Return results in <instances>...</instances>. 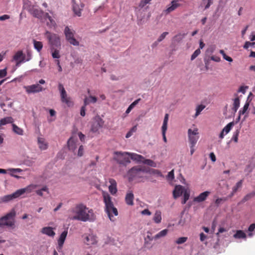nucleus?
<instances>
[{
	"mask_svg": "<svg viewBox=\"0 0 255 255\" xmlns=\"http://www.w3.org/2000/svg\"><path fill=\"white\" fill-rule=\"evenodd\" d=\"M67 231H64L60 235L59 240H58V245L60 247H62L63 246L66 236L67 235Z\"/></svg>",
	"mask_w": 255,
	"mask_h": 255,
	"instance_id": "29",
	"label": "nucleus"
},
{
	"mask_svg": "<svg viewBox=\"0 0 255 255\" xmlns=\"http://www.w3.org/2000/svg\"><path fill=\"white\" fill-rule=\"evenodd\" d=\"M104 202L105 204V211L111 221H114L113 215L118 216V212L116 208L114 206L112 199L109 194L106 192H103Z\"/></svg>",
	"mask_w": 255,
	"mask_h": 255,
	"instance_id": "2",
	"label": "nucleus"
},
{
	"mask_svg": "<svg viewBox=\"0 0 255 255\" xmlns=\"http://www.w3.org/2000/svg\"><path fill=\"white\" fill-rule=\"evenodd\" d=\"M45 36L48 40L49 44L52 47H57L61 49V41L60 37L56 34L52 33L48 31H46Z\"/></svg>",
	"mask_w": 255,
	"mask_h": 255,
	"instance_id": "8",
	"label": "nucleus"
},
{
	"mask_svg": "<svg viewBox=\"0 0 255 255\" xmlns=\"http://www.w3.org/2000/svg\"><path fill=\"white\" fill-rule=\"evenodd\" d=\"M109 182L110 183L109 186V191L112 195H115L117 192V182L114 179L110 178Z\"/></svg>",
	"mask_w": 255,
	"mask_h": 255,
	"instance_id": "20",
	"label": "nucleus"
},
{
	"mask_svg": "<svg viewBox=\"0 0 255 255\" xmlns=\"http://www.w3.org/2000/svg\"><path fill=\"white\" fill-rule=\"evenodd\" d=\"M12 128L14 132L19 135H22L23 134V130L15 125L12 124Z\"/></svg>",
	"mask_w": 255,
	"mask_h": 255,
	"instance_id": "44",
	"label": "nucleus"
},
{
	"mask_svg": "<svg viewBox=\"0 0 255 255\" xmlns=\"http://www.w3.org/2000/svg\"><path fill=\"white\" fill-rule=\"evenodd\" d=\"M37 187V185L31 184L25 188L17 190L19 196L25 192L30 193Z\"/></svg>",
	"mask_w": 255,
	"mask_h": 255,
	"instance_id": "21",
	"label": "nucleus"
},
{
	"mask_svg": "<svg viewBox=\"0 0 255 255\" xmlns=\"http://www.w3.org/2000/svg\"><path fill=\"white\" fill-rule=\"evenodd\" d=\"M64 33L66 39L71 44L74 46L79 45V42L74 37L75 31L73 29L67 26L64 28Z\"/></svg>",
	"mask_w": 255,
	"mask_h": 255,
	"instance_id": "10",
	"label": "nucleus"
},
{
	"mask_svg": "<svg viewBox=\"0 0 255 255\" xmlns=\"http://www.w3.org/2000/svg\"><path fill=\"white\" fill-rule=\"evenodd\" d=\"M152 173L153 174H155L158 176H160V177L163 176L161 172L159 170H157V169H153L152 171Z\"/></svg>",
	"mask_w": 255,
	"mask_h": 255,
	"instance_id": "62",
	"label": "nucleus"
},
{
	"mask_svg": "<svg viewBox=\"0 0 255 255\" xmlns=\"http://www.w3.org/2000/svg\"><path fill=\"white\" fill-rule=\"evenodd\" d=\"M84 154V147L83 145H80L79 147L78 151V156H82Z\"/></svg>",
	"mask_w": 255,
	"mask_h": 255,
	"instance_id": "60",
	"label": "nucleus"
},
{
	"mask_svg": "<svg viewBox=\"0 0 255 255\" xmlns=\"http://www.w3.org/2000/svg\"><path fill=\"white\" fill-rule=\"evenodd\" d=\"M60 49L57 47L51 48V53L53 58L58 60L60 58Z\"/></svg>",
	"mask_w": 255,
	"mask_h": 255,
	"instance_id": "26",
	"label": "nucleus"
},
{
	"mask_svg": "<svg viewBox=\"0 0 255 255\" xmlns=\"http://www.w3.org/2000/svg\"><path fill=\"white\" fill-rule=\"evenodd\" d=\"M45 83L44 80L40 79L38 83L28 86H24L23 88L27 94L39 93L45 90V88L41 86L40 84H44Z\"/></svg>",
	"mask_w": 255,
	"mask_h": 255,
	"instance_id": "7",
	"label": "nucleus"
},
{
	"mask_svg": "<svg viewBox=\"0 0 255 255\" xmlns=\"http://www.w3.org/2000/svg\"><path fill=\"white\" fill-rule=\"evenodd\" d=\"M181 5L179 0H173L166 6V8L163 10V13L167 15L180 7Z\"/></svg>",
	"mask_w": 255,
	"mask_h": 255,
	"instance_id": "15",
	"label": "nucleus"
},
{
	"mask_svg": "<svg viewBox=\"0 0 255 255\" xmlns=\"http://www.w3.org/2000/svg\"><path fill=\"white\" fill-rule=\"evenodd\" d=\"M209 157L213 162H215L216 160V157L213 152H211L209 154Z\"/></svg>",
	"mask_w": 255,
	"mask_h": 255,
	"instance_id": "64",
	"label": "nucleus"
},
{
	"mask_svg": "<svg viewBox=\"0 0 255 255\" xmlns=\"http://www.w3.org/2000/svg\"><path fill=\"white\" fill-rule=\"evenodd\" d=\"M98 103H101L102 101H104L106 100V97L105 96V95L103 94H100L99 95V97L98 98Z\"/></svg>",
	"mask_w": 255,
	"mask_h": 255,
	"instance_id": "61",
	"label": "nucleus"
},
{
	"mask_svg": "<svg viewBox=\"0 0 255 255\" xmlns=\"http://www.w3.org/2000/svg\"><path fill=\"white\" fill-rule=\"evenodd\" d=\"M145 170L142 168L135 166L128 170L127 176L129 181H135L137 182L143 181L145 179Z\"/></svg>",
	"mask_w": 255,
	"mask_h": 255,
	"instance_id": "3",
	"label": "nucleus"
},
{
	"mask_svg": "<svg viewBox=\"0 0 255 255\" xmlns=\"http://www.w3.org/2000/svg\"><path fill=\"white\" fill-rule=\"evenodd\" d=\"M25 59V55L21 50L17 51L13 56V60L16 62V65L19 66L21 63L25 62L23 60Z\"/></svg>",
	"mask_w": 255,
	"mask_h": 255,
	"instance_id": "17",
	"label": "nucleus"
},
{
	"mask_svg": "<svg viewBox=\"0 0 255 255\" xmlns=\"http://www.w3.org/2000/svg\"><path fill=\"white\" fill-rule=\"evenodd\" d=\"M16 215V212L14 209L11 210L9 213H7L5 216L0 218V227L3 226H7L14 228V217Z\"/></svg>",
	"mask_w": 255,
	"mask_h": 255,
	"instance_id": "5",
	"label": "nucleus"
},
{
	"mask_svg": "<svg viewBox=\"0 0 255 255\" xmlns=\"http://www.w3.org/2000/svg\"><path fill=\"white\" fill-rule=\"evenodd\" d=\"M84 5V4L80 1L77 2L75 0H72L73 10L74 13L78 16L81 15V11Z\"/></svg>",
	"mask_w": 255,
	"mask_h": 255,
	"instance_id": "16",
	"label": "nucleus"
},
{
	"mask_svg": "<svg viewBox=\"0 0 255 255\" xmlns=\"http://www.w3.org/2000/svg\"><path fill=\"white\" fill-rule=\"evenodd\" d=\"M38 143L40 149L45 150L47 148V144L43 138L39 137L38 138Z\"/></svg>",
	"mask_w": 255,
	"mask_h": 255,
	"instance_id": "30",
	"label": "nucleus"
},
{
	"mask_svg": "<svg viewBox=\"0 0 255 255\" xmlns=\"http://www.w3.org/2000/svg\"><path fill=\"white\" fill-rule=\"evenodd\" d=\"M184 193V199L182 201V204H185L186 202V201L189 199L190 194L188 193L186 190H185Z\"/></svg>",
	"mask_w": 255,
	"mask_h": 255,
	"instance_id": "49",
	"label": "nucleus"
},
{
	"mask_svg": "<svg viewBox=\"0 0 255 255\" xmlns=\"http://www.w3.org/2000/svg\"><path fill=\"white\" fill-rule=\"evenodd\" d=\"M18 197H19V195L18 194V191L17 190L11 194L5 195L2 197L1 200L3 202H6L13 199L18 198Z\"/></svg>",
	"mask_w": 255,
	"mask_h": 255,
	"instance_id": "23",
	"label": "nucleus"
},
{
	"mask_svg": "<svg viewBox=\"0 0 255 255\" xmlns=\"http://www.w3.org/2000/svg\"><path fill=\"white\" fill-rule=\"evenodd\" d=\"M234 125V123L233 122H231L224 127L220 134V138H223L224 136L225 133V134H227L231 130Z\"/></svg>",
	"mask_w": 255,
	"mask_h": 255,
	"instance_id": "22",
	"label": "nucleus"
},
{
	"mask_svg": "<svg viewBox=\"0 0 255 255\" xmlns=\"http://www.w3.org/2000/svg\"><path fill=\"white\" fill-rule=\"evenodd\" d=\"M129 157L130 159L138 162H142L143 159V157L141 155L133 153H129Z\"/></svg>",
	"mask_w": 255,
	"mask_h": 255,
	"instance_id": "31",
	"label": "nucleus"
},
{
	"mask_svg": "<svg viewBox=\"0 0 255 255\" xmlns=\"http://www.w3.org/2000/svg\"><path fill=\"white\" fill-rule=\"evenodd\" d=\"M10 172V175L16 179H20V176L16 175V173L21 172L23 170L20 168H9L7 170Z\"/></svg>",
	"mask_w": 255,
	"mask_h": 255,
	"instance_id": "25",
	"label": "nucleus"
},
{
	"mask_svg": "<svg viewBox=\"0 0 255 255\" xmlns=\"http://www.w3.org/2000/svg\"><path fill=\"white\" fill-rule=\"evenodd\" d=\"M168 32H163L159 37L158 38H157V41H155L153 44H155V45H157L158 44V43L160 42L161 41H162L165 38V37L168 35Z\"/></svg>",
	"mask_w": 255,
	"mask_h": 255,
	"instance_id": "40",
	"label": "nucleus"
},
{
	"mask_svg": "<svg viewBox=\"0 0 255 255\" xmlns=\"http://www.w3.org/2000/svg\"><path fill=\"white\" fill-rule=\"evenodd\" d=\"M188 138L190 147V153L192 155L195 151L194 146L199 138V129L193 125L188 130Z\"/></svg>",
	"mask_w": 255,
	"mask_h": 255,
	"instance_id": "4",
	"label": "nucleus"
},
{
	"mask_svg": "<svg viewBox=\"0 0 255 255\" xmlns=\"http://www.w3.org/2000/svg\"><path fill=\"white\" fill-rule=\"evenodd\" d=\"M104 123L103 120L99 116H96L92 122L91 131L95 133L98 132L99 129L103 127Z\"/></svg>",
	"mask_w": 255,
	"mask_h": 255,
	"instance_id": "13",
	"label": "nucleus"
},
{
	"mask_svg": "<svg viewBox=\"0 0 255 255\" xmlns=\"http://www.w3.org/2000/svg\"><path fill=\"white\" fill-rule=\"evenodd\" d=\"M26 54L25 55V59L23 61H25V62L30 61L32 57V53L30 50L27 49L26 50Z\"/></svg>",
	"mask_w": 255,
	"mask_h": 255,
	"instance_id": "42",
	"label": "nucleus"
},
{
	"mask_svg": "<svg viewBox=\"0 0 255 255\" xmlns=\"http://www.w3.org/2000/svg\"><path fill=\"white\" fill-rule=\"evenodd\" d=\"M24 8L34 17L40 19L42 17L44 12L34 4L24 5Z\"/></svg>",
	"mask_w": 255,
	"mask_h": 255,
	"instance_id": "11",
	"label": "nucleus"
},
{
	"mask_svg": "<svg viewBox=\"0 0 255 255\" xmlns=\"http://www.w3.org/2000/svg\"><path fill=\"white\" fill-rule=\"evenodd\" d=\"M255 196V191H253L247 194L242 199V202L245 203Z\"/></svg>",
	"mask_w": 255,
	"mask_h": 255,
	"instance_id": "41",
	"label": "nucleus"
},
{
	"mask_svg": "<svg viewBox=\"0 0 255 255\" xmlns=\"http://www.w3.org/2000/svg\"><path fill=\"white\" fill-rule=\"evenodd\" d=\"M32 41L34 49L36 50L37 52H40L43 48V44L42 42L36 41L35 39H33Z\"/></svg>",
	"mask_w": 255,
	"mask_h": 255,
	"instance_id": "32",
	"label": "nucleus"
},
{
	"mask_svg": "<svg viewBox=\"0 0 255 255\" xmlns=\"http://www.w3.org/2000/svg\"><path fill=\"white\" fill-rule=\"evenodd\" d=\"M151 0H141L139 4V8L136 11L137 17V24L142 25L145 22V13L143 8L150 2Z\"/></svg>",
	"mask_w": 255,
	"mask_h": 255,
	"instance_id": "6",
	"label": "nucleus"
},
{
	"mask_svg": "<svg viewBox=\"0 0 255 255\" xmlns=\"http://www.w3.org/2000/svg\"><path fill=\"white\" fill-rule=\"evenodd\" d=\"M77 139L72 135L67 141L68 147L69 150L74 151L77 148Z\"/></svg>",
	"mask_w": 255,
	"mask_h": 255,
	"instance_id": "18",
	"label": "nucleus"
},
{
	"mask_svg": "<svg viewBox=\"0 0 255 255\" xmlns=\"http://www.w3.org/2000/svg\"><path fill=\"white\" fill-rule=\"evenodd\" d=\"M234 237L235 238L243 239L246 238V235L243 231L239 230L237 231Z\"/></svg>",
	"mask_w": 255,
	"mask_h": 255,
	"instance_id": "39",
	"label": "nucleus"
},
{
	"mask_svg": "<svg viewBox=\"0 0 255 255\" xmlns=\"http://www.w3.org/2000/svg\"><path fill=\"white\" fill-rule=\"evenodd\" d=\"M116 156L115 159L120 164L126 165L127 163L130 162V158L129 157V153L127 152H115Z\"/></svg>",
	"mask_w": 255,
	"mask_h": 255,
	"instance_id": "12",
	"label": "nucleus"
},
{
	"mask_svg": "<svg viewBox=\"0 0 255 255\" xmlns=\"http://www.w3.org/2000/svg\"><path fill=\"white\" fill-rule=\"evenodd\" d=\"M185 188L181 185H177L173 191V197L176 199L180 197L185 191Z\"/></svg>",
	"mask_w": 255,
	"mask_h": 255,
	"instance_id": "19",
	"label": "nucleus"
},
{
	"mask_svg": "<svg viewBox=\"0 0 255 255\" xmlns=\"http://www.w3.org/2000/svg\"><path fill=\"white\" fill-rule=\"evenodd\" d=\"M187 239V237H180L176 241V243L178 245L182 244L186 242Z\"/></svg>",
	"mask_w": 255,
	"mask_h": 255,
	"instance_id": "51",
	"label": "nucleus"
},
{
	"mask_svg": "<svg viewBox=\"0 0 255 255\" xmlns=\"http://www.w3.org/2000/svg\"><path fill=\"white\" fill-rule=\"evenodd\" d=\"M243 181V179L240 180L236 183V185L233 187L232 192L230 196V197H232L234 194L238 191V190L242 187Z\"/></svg>",
	"mask_w": 255,
	"mask_h": 255,
	"instance_id": "34",
	"label": "nucleus"
},
{
	"mask_svg": "<svg viewBox=\"0 0 255 255\" xmlns=\"http://www.w3.org/2000/svg\"><path fill=\"white\" fill-rule=\"evenodd\" d=\"M48 189L46 186H45L41 188L40 190H38L36 191L37 195L42 196H43V191H46L48 192Z\"/></svg>",
	"mask_w": 255,
	"mask_h": 255,
	"instance_id": "52",
	"label": "nucleus"
},
{
	"mask_svg": "<svg viewBox=\"0 0 255 255\" xmlns=\"http://www.w3.org/2000/svg\"><path fill=\"white\" fill-rule=\"evenodd\" d=\"M240 99L239 97H236L234 100L233 104V106L232 108V110L233 112H237L240 107Z\"/></svg>",
	"mask_w": 255,
	"mask_h": 255,
	"instance_id": "37",
	"label": "nucleus"
},
{
	"mask_svg": "<svg viewBox=\"0 0 255 255\" xmlns=\"http://www.w3.org/2000/svg\"><path fill=\"white\" fill-rule=\"evenodd\" d=\"M98 99L97 97L89 94L88 96L85 97L84 99V106L81 107L80 112H85L87 110L86 108L87 105L91 104H95L98 103Z\"/></svg>",
	"mask_w": 255,
	"mask_h": 255,
	"instance_id": "14",
	"label": "nucleus"
},
{
	"mask_svg": "<svg viewBox=\"0 0 255 255\" xmlns=\"http://www.w3.org/2000/svg\"><path fill=\"white\" fill-rule=\"evenodd\" d=\"M134 195L132 193L129 192L127 194L125 198L126 203L128 205H133Z\"/></svg>",
	"mask_w": 255,
	"mask_h": 255,
	"instance_id": "28",
	"label": "nucleus"
},
{
	"mask_svg": "<svg viewBox=\"0 0 255 255\" xmlns=\"http://www.w3.org/2000/svg\"><path fill=\"white\" fill-rule=\"evenodd\" d=\"M227 200V198H218L216 200L215 204L216 207H218L220 205L223 204Z\"/></svg>",
	"mask_w": 255,
	"mask_h": 255,
	"instance_id": "48",
	"label": "nucleus"
},
{
	"mask_svg": "<svg viewBox=\"0 0 255 255\" xmlns=\"http://www.w3.org/2000/svg\"><path fill=\"white\" fill-rule=\"evenodd\" d=\"M240 130L237 129L233 134L232 137V140H234L235 142H237L238 141V136L239 134Z\"/></svg>",
	"mask_w": 255,
	"mask_h": 255,
	"instance_id": "50",
	"label": "nucleus"
},
{
	"mask_svg": "<svg viewBox=\"0 0 255 255\" xmlns=\"http://www.w3.org/2000/svg\"><path fill=\"white\" fill-rule=\"evenodd\" d=\"M248 87L247 86H241L239 89H238V92L240 93V92H241L243 94H245V92H246V89H247Z\"/></svg>",
	"mask_w": 255,
	"mask_h": 255,
	"instance_id": "63",
	"label": "nucleus"
},
{
	"mask_svg": "<svg viewBox=\"0 0 255 255\" xmlns=\"http://www.w3.org/2000/svg\"><path fill=\"white\" fill-rule=\"evenodd\" d=\"M207 197V191L201 193L199 196L194 198V201L197 202H202L206 199Z\"/></svg>",
	"mask_w": 255,
	"mask_h": 255,
	"instance_id": "35",
	"label": "nucleus"
},
{
	"mask_svg": "<svg viewBox=\"0 0 255 255\" xmlns=\"http://www.w3.org/2000/svg\"><path fill=\"white\" fill-rule=\"evenodd\" d=\"M58 90L60 92L61 102L66 104L68 107H72L74 105V102L72 98L68 95L62 84H59Z\"/></svg>",
	"mask_w": 255,
	"mask_h": 255,
	"instance_id": "9",
	"label": "nucleus"
},
{
	"mask_svg": "<svg viewBox=\"0 0 255 255\" xmlns=\"http://www.w3.org/2000/svg\"><path fill=\"white\" fill-rule=\"evenodd\" d=\"M162 219L161 213L160 211H156L154 215L153 220L157 224L161 222Z\"/></svg>",
	"mask_w": 255,
	"mask_h": 255,
	"instance_id": "36",
	"label": "nucleus"
},
{
	"mask_svg": "<svg viewBox=\"0 0 255 255\" xmlns=\"http://www.w3.org/2000/svg\"><path fill=\"white\" fill-rule=\"evenodd\" d=\"M136 130H137L136 126L133 127L130 129V130L127 133V134L126 135V137L128 138H129V137H130L133 134V133L136 131Z\"/></svg>",
	"mask_w": 255,
	"mask_h": 255,
	"instance_id": "46",
	"label": "nucleus"
},
{
	"mask_svg": "<svg viewBox=\"0 0 255 255\" xmlns=\"http://www.w3.org/2000/svg\"><path fill=\"white\" fill-rule=\"evenodd\" d=\"M220 53L222 55L223 58L226 60L230 62L233 61V59L231 57L227 56L223 50H220Z\"/></svg>",
	"mask_w": 255,
	"mask_h": 255,
	"instance_id": "47",
	"label": "nucleus"
},
{
	"mask_svg": "<svg viewBox=\"0 0 255 255\" xmlns=\"http://www.w3.org/2000/svg\"><path fill=\"white\" fill-rule=\"evenodd\" d=\"M41 232L43 234H45L49 237H54L55 235V232L53 231V228L50 227H46L42 229Z\"/></svg>",
	"mask_w": 255,
	"mask_h": 255,
	"instance_id": "24",
	"label": "nucleus"
},
{
	"mask_svg": "<svg viewBox=\"0 0 255 255\" xmlns=\"http://www.w3.org/2000/svg\"><path fill=\"white\" fill-rule=\"evenodd\" d=\"M140 100V99H138L135 101H134L133 103H132L128 107L126 112H130L138 104L139 101Z\"/></svg>",
	"mask_w": 255,
	"mask_h": 255,
	"instance_id": "43",
	"label": "nucleus"
},
{
	"mask_svg": "<svg viewBox=\"0 0 255 255\" xmlns=\"http://www.w3.org/2000/svg\"><path fill=\"white\" fill-rule=\"evenodd\" d=\"M145 164H147L149 166L155 167V163L151 160L150 159H145L144 161H143Z\"/></svg>",
	"mask_w": 255,
	"mask_h": 255,
	"instance_id": "54",
	"label": "nucleus"
},
{
	"mask_svg": "<svg viewBox=\"0 0 255 255\" xmlns=\"http://www.w3.org/2000/svg\"><path fill=\"white\" fill-rule=\"evenodd\" d=\"M168 118H169L168 114H165L164 118V120H163V125L162 126V129H167Z\"/></svg>",
	"mask_w": 255,
	"mask_h": 255,
	"instance_id": "45",
	"label": "nucleus"
},
{
	"mask_svg": "<svg viewBox=\"0 0 255 255\" xmlns=\"http://www.w3.org/2000/svg\"><path fill=\"white\" fill-rule=\"evenodd\" d=\"M13 122V119L11 117H7L1 119L0 120V126L5 125L7 124L12 123Z\"/></svg>",
	"mask_w": 255,
	"mask_h": 255,
	"instance_id": "33",
	"label": "nucleus"
},
{
	"mask_svg": "<svg viewBox=\"0 0 255 255\" xmlns=\"http://www.w3.org/2000/svg\"><path fill=\"white\" fill-rule=\"evenodd\" d=\"M174 170L173 169L168 173V174L167 176V179L168 180L171 181L174 179Z\"/></svg>",
	"mask_w": 255,
	"mask_h": 255,
	"instance_id": "55",
	"label": "nucleus"
},
{
	"mask_svg": "<svg viewBox=\"0 0 255 255\" xmlns=\"http://www.w3.org/2000/svg\"><path fill=\"white\" fill-rule=\"evenodd\" d=\"M48 19L50 22V24L48 22L47 23L48 25L55 26L56 25L55 20L52 18L51 16H48Z\"/></svg>",
	"mask_w": 255,
	"mask_h": 255,
	"instance_id": "59",
	"label": "nucleus"
},
{
	"mask_svg": "<svg viewBox=\"0 0 255 255\" xmlns=\"http://www.w3.org/2000/svg\"><path fill=\"white\" fill-rule=\"evenodd\" d=\"M7 75V68H5L3 69L0 70V78L5 77Z\"/></svg>",
	"mask_w": 255,
	"mask_h": 255,
	"instance_id": "56",
	"label": "nucleus"
},
{
	"mask_svg": "<svg viewBox=\"0 0 255 255\" xmlns=\"http://www.w3.org/2000/svg\"><path fill=\"white\" fill-rule=\"evenodd\" d=\"M96 242V238L92 235H89L85 238V243L88 245H92L95 244Z\"/></svg>",
	"mask_w": 255,
	"mask_h": 255,
	"instance_id": "27",
	"label": "nucleus"
},
{
	"mask_svg": "<svg viewBox=\"0 0 255 255\" xmlns=\"http://www.w3.org/2000/svg\"><path fill=\"white\" fill-rule=\"evenodd\" d=\"M205 107H206L205 105L201 104L196 107V112H201L205 109Z\"/></svg>",
	"mask_w": 255,
	"mask_h": 255,
	"instance_id": "57",
	"label": "nucleus"
},
{
	"mask_svg": "<svg viewBox=\"0 0 255 255\" xmlns=\"http://www.w3.org/2000/svg\"><path fill=\"white\" fill-rule=\"evenodd\" d=\"M168 232V230L167 229H164L159 232L158 234H157L154 237V239L155 240H156L157 239H159L161 237H163L165 236L167 233Z\"/></svg>",
	"mask_w": 255,
	"mask_h": 255,
	"instance_id": "38",
	"label": "nucleus"
},
{
	"mask_svg": "<svg viewBox=\"0 0 255 255\" xmlns=\"http://www.w3.org/2000/svg\"><path fill=\"white\" fill-rule=\"evenodd\" d=\"M69 212L73 215L70 218L73 220H78L82 222H93L96 219L93 209H89L83 204H78L71 208Z\"/></svg>",
	"mask_w": 255,
	"mask_h": 255,
	"instance_id": "1",
	"label": "nucleus"
},
{
	"mask_svg": "<svg viewBox=\"0 0 255 255\" xmlns=\"http://www.w3.org/2000/svg\"><path fill=\"white\" fill-rule=\"evenodd\" d=\"M50 115L48 117V120L49 122H51L52 121H53L56 117L55 114L56 113H49Z\"/></svg>",
	"mask_w": 255,
	"mask_h": 255,
	"instance_id": "58",
	"label": "nucleus"
},
{
	"mask_svg": "<svg viewBox=\"0 0 255 255\" xmlns=\"http://www.w3.org/2000/svg\"><path fill=\"white\" fill-rule=\"evenodd\" d=\"M200 52L201 51L200 48H198L197 50H196L192 55L191 57V60H193L194 59H195L199 55Z\"/></svg>",
	"mask_w": 255,
	"mask_h": 255,
	"instance_id": "53",
	"label": "nucleus"
}]
</instances>
